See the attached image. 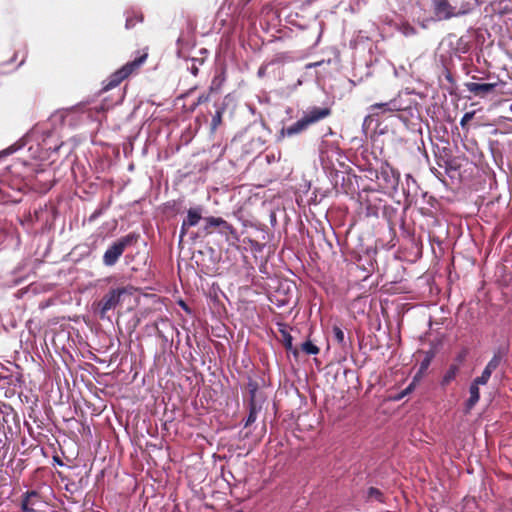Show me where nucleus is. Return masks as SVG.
I'll list each match as a JSON object with an SVG mask.
<instances>
[{
  "mask_svg": "<svg viewBox=\"0 0 512 512\" xmlns=\"http://www.w3.org/2000/svg\"><path fill=\"white\" fill-rule=\"evenodd\" d=\"M433 15L436 20L444 21L467 15L472 4L466 0H432Z\"/></svg>",
  "mask_w": 512,
  "mask_h": 512,
  "instance_id": "nucleus-1",
  "label": "nucleus"
},
{
  "mask_svg": "<svg viewBox=\"0 0 512 512\" xmlns=\"http://www.w3.org/2000/svg\"><path fill=\"white\" fill-rule=\"evenodd\" d=\"M330 115V109L313 107L306 111L303 116L288 127H284L280 131V137H292L300 134L308 129V127Z\"/></svg>",
  "mask_w": 512,
  "mask_h": 512,
  "instance_id": "nucleus-2",
  "label": "nucleus"
},
{
  "mask_svg": "<svg viewBox=\"0 0 512 512\" xmlns=\"http://www.w3.org/2000/svg\"><path fill=\"white\" fill-rule=\"evenodd\" d=\"M147 55L144 54L132 62H128L122 68L113 73L107 80L104 86L105 90H110L119 85L125 78H127L135 69L139 68L146 60Z\"/></svg>",
  "mask_w": 512,
  "mask_h": 512,
  "instance_id": "nucleus-3",
  "label": "nucleus"
},
{
  "mask_svg": "<svg viewBox=\"0 0 512 512\" xmlns=\"http://www.w3.org/2000/svg\"><path fill=\"white\" fill-rule=\"evenodd\" d=\"M134 240L133 235H127L115 241L104 253L103 263L106 266H113L116 264L120 256Z\"/></svg>",
  "mask_w": 512,
  "mask_h": 512,
  "instance_id": "nucleus-4",
  "label": "nucleus"
},
{
  "mask_svg": "<svg viewBox=\"0 0 512 512\" xmlns=\"http://www.w3.org/2000/svg\"><path fill=\"white\" fill-rule=\"evenodd\" d=\"M124 293L123 289H113L109 291L100 302V314L103 318L105 314L115 308L120 302L121 295Z\"/></svg>",
  "mask_w": 512,
  "mask_h": 512,
  "instance_id": "nucleus-5",
  "label": "nucleus"
},
{
  "mask_svg": "<svg viewBox=\"0 0 512 512\" xmlns=\"http://www.w3.org/2000/svg\"><path fill=\"white\" fill-rule=\"evenodd\" d=\"M504 85V82L500 81L499 83H475V82H467L465 83L466 89L473 93L475 96L484 97L485 95L494 91V89L499 85Z\"/></svg>",
  "mask_w": 512,
  "mask_h": 512,
  "instance_id": "nucleus-6",
  "label": "nucleus"
},
{
  "mask_svg": "<svg viewBox=\"0 0 512 512\" xmlns=\"http://www.w3.org/2000/svg\"><path fill=\"white\" fill-rule=\"evenodd\" d=\"M501 362V356L499 354H495L493 358L488 362L486 367L484 368L481 376L474 379V382L479 385H485L491 377L493 371H495Z\"/></svg>",
  "mask_w": 512,
  "mask_h": 512,
  "instance_id": "nucleus-7",
  "label": "nucleus"
},
{
  "mask_svg": "<svg viewBox=\"0 0 512 512\" xmlns=\"http://www.w3.org/2000/svg\"><path fill=\"white\" fill-rule=\"evenodd\" d=\"M205 220L207 222V225L205 227L206 231H208L209 227H220L221 233H224V234H228V233L233 234L234 233L233 227L227 221H225L224 219H222L220 217L211 216V217H207Z\"/></svg>",
  "mask_w": 512,
  "mask_h": 512,
  "instance_id": "nucleus-8",
  "label": "nucleus"
},
{
  "mask_svg": "<svg viewBox=\"0 0 512 512\" xmlns=\"http://www.w3.org/2000/svg\"><path fill=\"white\" fill-rule=\"evenodd\" d=\"M369 110L374 113L376 110H381L382 113L400 111L401 107L396 100H391L384 103H375L369 107Z\"/></svg>",
  "mask_w": 512,
  "mask_h": 512,
  "instance_id": "nucleus-9",
  "label": "nucleus"
},
{
  "mask_svg": "<svg viewBox=\"0 0 512 512\" xmlns=\"http://www.w3.org/2000/svg\"><path fill=\"white\" fill-rule=\"evenodd\" d=\"M39 501V495L35 491L27 492L22 501V510L24 512H37L35 506Z\"/></svg>",
  "mask_w": 512,
  "mask_h": 512,
  "instance_id": "nucleus-10",
  "label": "nucleus"
},
{
  "mask_svg": "<svg viewBox=\"0 0 512 512\" xmlns=\"http://www.w3.org/2000/svg\"><path fill=\"white\" fill-rule=\"evenodd\" d=\"M202 218V208H190L187 212V218L184 220V226H196Z\"/></svg>",
  "mask_w": 512,
  "mask_h": 512,
  "instance_id": "nucleus-11",
  "label": "nucleus"
},
{
  "mask_svg": "<svg viewBox=\"0 0 512 512\" xmlns=\"http://www.w3.org/2000/svg\"><path fill=\"white\" fill-rule=\"evenodd\" d=\"M469 393H470V397L466 403L468 410L472 409L475 406V404L479 401V398H480L479 384H476L473 381V383L470 386Z\"/></svg>",
  "mask_w": 512,
  "mask_h": 512,
  "instance_id": "nucleus-12",
  "label": "nucleus"
},
{
  "mask_svg": "<svg viewBox=\"0 0 512 512\" xmlns=\"http://www.w3.org/2000/svg\"><path fill=\"white\" fill-rule=\"evenodd\" d=\"M458 367L456 365L450 366V368L446 371L442 379V385H448L451 381H453L457 375Z\"/></svg>",
  "mask_w": 512,
  "mask_h": 512,
  "instance_id": "nucleus-13",
  "label": "nucleus"
},
{
  "mask_svg": "<svg viewBox=\"0 0 512 512\" xmlns=\"http://www.w3.org/2000/svg\"><path fill=\"white\" fill-rule=\"evenodd\" d=\"M301 349L303 352L309 355H316L319 353V348L313 344L311 341H306L302 343Z\"/></svg>",
  "mask_w": 512,
  "mask_h": 512,
  "instance_id": "nucleus-14",
  "label": "nucleus"
},
{
  "mask_svg": "<svg viewBox=\"0 0 512 512\" xmlns=\"http://www.w3.org/2000/svg\"><path fill=\"white\" fill-rule=\"evenodd\" d=\"M258 409L254 403L250 406V411L248 418L246 420L245 426H249L250 424L254 423L257 418Z\"/></svg>",
  "mask_w": 512,
  "mask_h": 512,
  "instance_id": "nucleus-15",
  "label": "nucleus"
},
{
  "mask_svg": "<svg viewBox=\"0 0 512 512\" xmlns=\"http://www.w3.org/2000/svg\"><path fill=\"white\" fill-rule=\"evenodd\" d=\"M400 31L405 36H412L416 34L415 28L409 24H403L400 28Z\"/></svg>",
  "mask_w": 512,
  "mask_h": 512,
  "instance_id": "nucleus-16",
  "label": "nucleus"
},
{
  "mask_svg": "<svg viewBox=\"0 0 512 512\" xmlns=\"http://www.w3.org/2000/svg\"><path fill=\"white\" fill-rule=\"evenodd\" d=\"M221 121H222V112L220 110H218L212 118V122H211L212 130H215L221 124Z\"/></svg>",
  "mask_w": 512,
  "mask_h": 512,
  "instance_id": "nucleus-17",
  "label": "nucleus"
},
{
  "mask_svg": "<svg viewBox=\"0 0 512 512\" xmlns=\"http://www.w3.org/2000/svg\"><path fill=\"white\" fill-rule=\"evenodd\" d=\"M333 333H334V337L338 341V343L344 342V338H345L344 332L339 327H334Z\"/></svg>",
  "mask_w": 512,
  "mask_h": 512,
  "instance_id": "nucleus-18",
  "label": "nucleus"
},
{
  "mask_svg": "<svg viewBox=\"0 0 512 512\" xmlns=\"http://www.w3.org/2000/svg\"><path fill=\"white\" fill-rule=\"evenodd\" d=\"M381 495L382 494H381L380 490H378L377 488L371 487L368 490V496L370 498H375L377 500H381Z\"/></svg>",
  "mask_w": 512,
  "mask_h": 512,
  "instance_id": "nucleus-19",
  "label": "nucleus"
},
{
  "mask_svg": "<svg viewBox=\"0 0 512 512\" xmlns=\"http://www.w3.org/2000/svg\"><path fill=\"white\" fill-rule=\"evenodd\" d=\"M474 114H475L474 112L465 113L460 121L461 126H465L470 120H472L474 117Z\"/></svg>",
  "mask_w": 512,
  "mask_h": 512,
  "instance_id": "nucleus-20",
  "label": "nucleus"
},
{
  "mask_svg": "<svg viewBox=\"0 0 512 512\" xmlns=\"http://www.w3.org/2000/svg\"><path fill=\"white\" fill-rule=\"evenodd\" d=\"M18 149H19V147H18V146H16V145H12V146L8 147L7 149L3 150V151L0 153V156H2V155H11V154H13L14 152H16Z\"/></svg>",
  "mask_w": 512,
  "mask_h": 512,
  "instance_id": "nucleus-21",
  "label": "nucleus"
},
{
  "mask_svg": "<svg viewBox=\"0 0 512 512\" xmlns=\"http://www.w3.org/2000/svg\"><path fill=\"white\" fill-rule=\"evenodd\" d=\"M189 228H190L189 226H184V222L182 223L181 230H180V240L183 239V237L185 236V234L187 233V230Z\"/></svg>",
  "mask_w": 512,
  "mask_h": 512,
  "instance_id": "nucleus-22",
  "label": "nucleus"
},
{
  "mask_svg": "<svg viewBox=\"0 0 512 512\" xmlns=\"http://www.w3.org/2000/svg\"><path fill=\"white\" fill-rule=\"evenodd\" d=\"M285 346L287 349L292 348V337L290 335H287V337L285 338Z\"/></svg>",
  "mask_w": 512,
  "mask_h": 512,
  "instance_id": "nucleus-23",
  "label": "nucleus"
},
{
  "mask_svg": "<svg viewBox=\"0 0 512 512\" xmlns=\"http://www.w3.org/2000/svg\"><path fill=\"white\" fill-rule=\"evenodd\" d=\"M265 72H266V67L265 66H261L258 70V76L259 77H263L265 75Z\"/></svg>",
  "mask_w": 512,
  "mask_h": 512,
  "instance_id": "nucleus-24",
  "label": "nucleus"
},
{
  "mask_svg": "<svg viewBox=\"0 0 512 512\" xmlns=\"http://www.w3.org/2000/svg\"><path fill=\"white\" fill-rule=\"evenodd\" d=\"M133 25H134V23L132 22V20L128 18V19L126 20V27H127V28H130V27H132Z\"/></svg>",
  "mask_w": 512,
  "mask_h": 512,
  "instance_id": "nucleus-25",
  "label": "nucleus"
},
{
  "mask_svg": "<svg viewBox=\"0 0 512 512\" xmlns=\"http://www.w3.org/2000/svg\"><path fill=\"white\" fill-rule=\"evenodd\" d=\"M381 174H382V175H385V177H386V178H388L387 170H383V171L381 172Z\"/></svg>",
  "mask_w": 512,
  "mask_h": 512,
  "instance_id": "nucleus-26",
  "label": "nucleus"
},
{
  "mask_svg": "<svg viewBox=\"0 0 512 512\" xmlns=\"http://www.w3.org/2000/svg\"><path fill=\"white\" fill-rule=\"evenodd\" d=\"M410 390H411V385H410V386H408V388L406 389V391L404 392V394H406V393H407V391H410Z\"/></svg>",
  "mask_w": 512,
  "mask_h": 512,
  "instance_id": "nucleus-27",
  "label": "nucleus"
},
{
  "mask_svg": "<svg viewBox=\"0 0 512 512\" xmlns=\"http://www.w3.org/2000/svg\"><path fill=\"white\" fill-rule=\"evenodd\" d=\"M426 366H427V363H423L422 364V369L426 368Z\"/></svg>",
  "mask_w": 512,
  "mask_h": 512,
  "instance_id": "nucleus-28",
  "label": "nucleus"
}]
</instances>
